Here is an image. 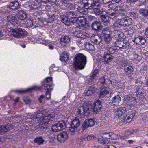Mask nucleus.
<instances>
[{
    "label": "nucleus",
    "instance_id": "obj_60",
    "mask_svg": "<svg viewBox=\"0 0 148 148\" xmlns=\"http://www.w3.org/2000/svg\"><path fill=\"white\" fill-rule=\"evenodd\" d=\"M133 132V131L132 130H128L125 132V134L126 136H129L132 134Z\"/></svg>",
    "mask_w": 148,
    "mask_h": 148
},
{
    "label": "nucleus",
    "instance_id": "obj_29",
    "mask_svg": "<svg viewBox=\"0 0 148 148\" xmlns=\"http://www.w3.org/2000/svg\"><path fill=\"white\" fill-rule=\"evenodd\" d=\"M134 42L136 44L139 45H145L146 42L145 39L142 36H140L135 38Z\"/></svg>",
    "mask_w": 148,
    "mask_h": 148
},
{
    "label": "nucleus",
    "instance_id": "obj_47",
    "mask_svg": "<svg viewBox=\"0 0 148 148\" xmlns=\"http://www.w3.org/2000/svg\"><path fill=\"white\" fill-rule=\"evenodd\" d=\"M109 53L111 55L114 54L117 50L116 47H111L108 48Z\"/></svg>",
    "mask_w": 148,
    "mask_h": 148
},
{
    "label": "nucleus",
    "instance_id": "obj_52",
    "mask_svg": "<svg viewBox=\"0 0 148 148\" xmlns=\"http://www.w3.org/2000/svg\"><path fill=\"white\" fill-rule=\"evenodd\" d=\"M35 23H34V24H33V23L32 20H29L27 22L26 26L28 28H30L32 27L33 25H35Z\"/></svg>",
    "mask_w": 148,
    "mask_h": 148
},
{
    "label": "nucleus",
    "instance_id": "obj_38",
    "mask_svg": "<svg viewBox=\"0 0 148 148\" xmlns=\"http://www.w3.org/2000/svg\"><path fill=\"white\" fill-rule=\"evenodd\" d=\"M8 20L9 22L14 23H18V20L16 16L12 15H9L7 17Z\"/></svg>",
    "mask_w": 148,
    "mask_h": 148
},
{
    "label": "nucleus",
    "instance_id": "obj_41",
    "mask_svg": "<svg viewBox=\"0 0 148 148\" xmlns=\"http://www.w3.org/2000/svg\"><path fill=\"white\" fill-rule=\"evenodd\" d=\"M84 46L85 48L87 50L94 51L95 50L94 46L90 43H86L84 44Z\"/></svg>",
    "mask_w": 148,
    "mask_h": 148
},
{
    "label": "nucleus",
    "instance_id": "obj_44",
    "mask_svg": "<svg viewBox=\"0 0 148 148\" xmlns=\"http://www.w3.org/2000/svg\"><path fill=\"white\" fill-rule=\"evenodd\" d=\"M44 141L42 136L37 137L34 140V142L39 145L43 144Z\"/></svg>",
    "mask_w": 148,
    "mask_h": 148
},
{
    "label": "nucleus",
    "instance_id": "obj_55",
    "mask_svg": "<svg viewBox=\"0 0 148 148\" xmlns=\"http://www.w3.org/2000/svg\"><path fill=\"white\" fill-rule=\"evenodd\" d=\"M84 7L83 6L82 7L80 6H79L77 5V7H76L75 9H77V10L80 13H82L84 11Z\"/></svg>",
    "mask_w": 148,
    "mask_h": 148
},
{
    "label": "nucleus",
    "instance_id": "obj_27",
    "mask_svg": "<svg viewBox=\"0 0 148 148\" xmlns=\"http://www.w3.org/2000/svg\"><path fill=\"white\" fill-rule=\"evenodd\" d=\"M114 59V56L110 53H104L103 56V62L105 64H108L111 62Z\"/></svg>",
    "mask_w": 148,
    "mask_h": 148
},
{
    "label": "nucleus",
    "instance_id": "obj_46",
    "mask_svg": "<svg viewBox=\"0 0 148 148\" xmlns=\"http://www.w3.org/2000/svg\"><path fill=\"white\" fill-rule=\"evenodd\" d=\"M66 7L69 9L74 10L75 9L76 7H77V5L74 3H71L69 2Z\"/></svg>",
    "mask_w": 148,
    "mask_h": 148
},
{
    "label": "nucleus",
    "instance_id": "obj_25",
    "mask_svg": "<svg viewBox=\"0 0 148 148\" xmlns=\"http://www.w3.org/2000/svg\"><path fill=\"white\" fill-rule=\"evenodd\" d=\"M83 106L85 116H88L91 112H93L92 105L84 104L83 105Z\"/></svg>",
    "mask_w": 148,
    "mask_h": 148
},
{
    "label": "nucleus",
    "instance_id": "obj_21",
    "mask_svg": "<svg viewBox=\"0 0 148 148\" xmlns=\"http://www.w3.org/2000/svg\"><path fill=\"white\" fill-rule=\"evenodd\" d=\"M71 39L68 36H62L60 39V45L62 47L66 46L70 42Z\"/></svg>",
    "mask_w": 148,
    "mask_h": 148
},
{
    "label": "nucleus",
    "instance_id": "obj_57",
    "mask_svg": "<svg viewBox=\"0 0 148 148\" xmlns=\"http://www.w3.org/2000/svg\"><path fill=\"white\" fill-rule=\"evenodd\" d=\"M23 100L26 104H29L31 102L30 99L29 98L27 97L23 98Z\"/></svg>",
    "mask_w": 148,
    "mask_h": 148
},
{
    "label": "nucleus",
    "instance_id": "obj_32",
    "mask_svg": "<svg viewBox=\"0 0 148 148\" xmlns=\"http://www.w3.org/2000/svg\"><path fill=\"white\" fill-rule=\"evenodd\" d=\"M69 58V55L68 53L64 51L60 55V60L62 62H64L65 63H66Z\"/></svg>",
    "mask_w": 148,
    "mask_h": 148
},
{
    "label": "nucleus",
    "instance_id": "obj_26",
    "mask_svg": "<svg viewBox=\"0 0 148 148\" xmlns=\"http://www.w3.org/2000/svg\"><path fill=\"white\" fill-rule=\"evenodd\" d=\"M135 93L136 97L140 99H142L145 95V90L142 87L136 89Z\"/></svg>",
    "mask_w": 148,
    "mask_h": 148
},
{
    "label": "nucleus",
    "instance_id": "obj_63",
    "mask_svg": "<svg viewBox=\"0 0 148 148\" xmlns=\"http://www.w3.org/2000/svg\"><path fill=\"white\" fill-rule=\"evenodd\" d=\"M76 43L79 47H80L83 45V43L82 42L81 40L79 39L77 40L76 41Z\"/></svg>",
    "mask_w": 148,
    "mask_h": 148
},
{
    "label": "nucleus",
    "instance_id": "obj_6",
    "mask_svg": "<svg viewBox=\"0 0 148 148\" xmlns=\"http://www.w3.org/2000/svg\"><path fill=\"white\" fill-rule=\"evenodd\" d=\"M82 5L84 8L87 10H92L99 7V4L96 0H82Z\"/></svg>",
    "mask_w": 148,
    "mask_h": 148
},
{
    "label": "nucleus",
    "instance_id": "obj_31",
    "mask_svg": "<svg viewBox=\"0 0 148 148\" xmlns=\"http://www.w3.org/2000/svg\"><path fill=\"white\" fill-rule=\"evenodd\" d=\"M7 8L12 10H17L20 8V6L18 1H15L10 3L9 5H7Z\"/></svg>",
    "mask_w": 148,
    "mask_h": 148
},
{
    "label": "nucleus",
    "instance_id": "obj_56",
    "mask_svg": "<svg viewBox=\"0 0 148 148\" xmlns=\"http://www.w3.org/2000/svg\"><path fill=\"white\" fill-rule=\"evenodd\" d=\"M98 142L101 143H103L104 144H106L108 143V140H102V139L101 138H99L98 139Z\"/></svg>",
    "mask_w": 148,
    "mask_h": 148
},
{
    "label": "nucleus",
    "instance_id": "obj_45",
    "mask_svg": "<svg viewBox=\"0 0 148 148\" xmlns=\"http://www.w3.org/2000/svg\"><path fill=\"white\" fill-rule=\"evenodd\" d=\"M65 16L66 18L68 19L71 18L73 16H76L73 11H69L66 12Z\"/></svg>",
    "mask_w": 148,
    "mask_h": 148
},
{
    "label": "nucleus",
    "instance_id": "obj_10",
    "mask_svg": "<svg viewBox=\"0 0 148 148\" xmlns=\"http://www.w3.org/2000/svg\"><path fill=\"white\" fill-rule=\"evenodd\" d=\"M132 24V19L128 16L123 15V17L120 19V21L116 25L117 27H119L120 26L128 27Z\"/></svg>",
    "mask_w": 148,
    "mask_h": 148
},
{
    "label": "nucleus",
    "instance_id": "obj_11",
    "mask_svg": "<svg viewBox=\"0 0 148 148\" xmlns=\"http://www.w3.org/2000/svg\"><path fill=\"white\" fill-rule=\"evenodd\" d=\"M123 102L127 105L134 106L136 104L137 101L135 97L131 95H125L123 97Z\"/></svg>",
    "mask_w": 148,
    "mask_h": 148
},
{
    "label": "nucleus",
    "instance_id": "obj_7",
    "mask_svg": "<svg viewBox=\"0 0 148 148\" xmlns=\"http://www.w3.org/2000/svg\"><path fill=\"white\" fill-rule=\"evenodd\" d=\"M100 32L104 40L106 42H109L113 36V31L111 30L110 28L106 27L103 28Z\"/></svg>",
    "mask_w": 148,
    "mask_h": 148
},
{
    "label": "nucleus",
    "instance_id": "obj_20",
    "mask_svg": "<svg viewBox=\"0 0 148 148\" xmlns=\"http://www.w3.org/2000/svg\"><path fill=\"white\" fill-rule=\"evenodd\" d=\"M68 134L66 132H61L57 135L58 140L61 143L64 142L68 138Z\"/></svg>",
    "mask_w": 148,
    "mask_h": 148
},
{
    "label": "nucleus",
    "instance_id": "obj_53",
    "mask_svg": "<svg viewBox=\"0 0 148 148\" xmlns=\"http://www.w3.org/2000/svg\"><path fill=\"white\" fill-rule=\"evenodd\" d=\"M134 59L138 61H140L141 59V56L139 55L138 54L135 53L134 55Z\"/></svg>",
    "mask_w": 148,
    "mask_h": 148
},
{
    "label": "nucleus",
    "instance_id": "obj_42",
    "mask_svg": "<svg viewBox=\"0 0 148 148\" xmlns=\"http://www.w3.org/2000/svg\"><path fill=\"white\" fill-rule=\"evenodd\" d=\"M67 19H68L67 18ZM78 18H77L76 16H73L71 18H70L68 19H67L68 21H69L70 24L69 25H67V26H69L71 25H76V23H77Z\"/></svg>",
    "mask_w": 148,
    "mask_h": 148
},
{
    "label": "nucleus",
    "instance_id": "obj_37",
    "mask_svg": "<svg viewBox=\"0 0 148 148\" xmlns=\"http://www.w3.org/2000/svg\"><path fill=\"white\" fill-rule=\"evenodd\" d=\"M92 42L95 44L97 45H100L102 42V39L101 36H97L96 37L91 38Z\"/></svg>",
    "mask_w": 148,
    "mask_h": 148
},
{
    "label": "nucleus",
    "instance_id": "obj_43",
    "mask_svg": "<svg viewBox=\"0 0 148 148\" xmlns=\"http://www.w3.org/2000/svg\"><path fill=\"white\" fill-rule=\"evenodd\" d=\"M109 10L111 12H107V14L108 17H109V18H110L112 19L114 18L116 15V12H114L112 9H109Z\"/></svg>",
    "mask_w": 148,
    "mask_h": 148
},
{
    "label": "nucleus",
    "instance_id": "obj_5",
    "mask_svg": "<svg viewBox=\"0 0 148 148\" xmlns=\"http://www.w3.org/2000/svg\"><path fill=\"white\" fill-rule=\"evenodd\" d=\"M81 119L76 117L71 123L69 130L73 134L75 131L78 133H81L84 131L82 125L81 124Z\"/></svg>",
    "mask_w": 148,
    "mask_h": 148
},
{
    "label": "nucleus",
    "instance_id": "obj_39",
    "mask_svg": "<svg viewBox=\"0 0 148 148\" xmlns=\"http://www.w3.org/2000/svg\"><path fill=\"white\" fill-rule=\"evenodd\" d=\"M113 33L114 36L117 40L121 39L123 35V33L120 30L115 31Z\"/></svg>",
    "mask_w": 148,
    "mask_h": 148
},
{
    "label": "nucleus",
    "instance_id": "obj_18",
    "mask_svg": "<svg viewBox=\"0 0 148 148\" xmlns=\"http://www.w3.org/2000/svg\"><path fill=\"white\" fill-rule=\"evenodd\" d=\"M87 22L86 18L85 17H79L78 18L76 23V27H77L82 29L86 27Z\"/></svg>",
    "mask_w": 148,
    "mask_h": 148
},
{
    "label": "nucleus",
    "instance_id": "obj_50",
    "mask_svg": "<svg viewBox=\"0 0 148 148\" xmlns=\"http://www.w3.org/2000/svg\"><path fill=\"white\" fill-rule=\"evenodd\" d=\"M88 88L90 90L91 94L93 93V95L95 94V92H96L97 90V87L94 85L89 86Z\"/></svg>",
    "mask_w": 148,
    "mask_h": 148
},
{
    "label": "nucleus",
    "instance_id": "obj_17",
    "mask_svg": "<svg viewBox=\"0 0 148 148\" xmlns=\"http://www.w3.org/2000/svg\"><path fill=\"white\" fill-rule=\"evenodd\" d=\"M95 124L94 120L91 118L85 119L84 122L82 123L84 131L88 128L93 126Z\"/></svg>",
    "mask_w": 148,
    "mask_h": 148
},
{
    "label": "nucleus",
    "instance_id": "obj_16",
    "mask_svg": "<svg viewBox=\"0 0 148 148\" xmlns=\"http://www.w3.org/2000/svg\"><path fill=\"white\" fill-rule=\"evenodd\" d=\"M122 69L124 70L126 75L130 76L134 71V69L129 63H124L122 66Z\"/></svg>",
    "mask_w": 148,
    "mask_h": 148
},
{
    "label": "nucleus",
    "instance_id": "obj_8",
    "mask_svg": "<svg viewBox=\"0 0 148 148\" xmlns=\"http://www.w3.org/2000/svg\"><path fill=\"white\" fill-rule=\"evenodd\" d=\"M58 10L56 11V20L58 21H60L62 22L66 25H69L70 24L68 19L65 15V13L63 12V10L58 8Z\"/></svg>",
    "mask_w": 148,
    "mask_h": 148
},
{
    "label": "nucleus",
    "instance_id": "obj_2",
    "mask_svg": "<svg viewBox=\"0 0 148 148\" xmlns=\"http://www.w3.org/2000/svg\"><path fill=\"white\" fill-rule=\"evenodd\" d=\"M73 66L71 68L73 71L84 69L87 62L86 57L83 54H77L74 58Z\"/></svg>",
    "mask_w": 148,
    "mask_h": 148
},
{
    "label": "nucleus",
    "instance_id": "obj_61",
    "mask_svg": "<svg viewBox=\"0 0 148 148\" xmlns=\"http://www.w3.org/2000/svg\"><path fill=\"white\" fill-rule=\"evenodd\" d=\"M52 80V77H47L44 80V82L42 84H45V82H46L47 83H49L50 82V81H51Z\"/></svg>",
    "mask_w": 148,
    "mask_h": 148
},
{
    "label": "nucleus",
    "instance_id": "obj_54",
    "mask_svg": "<svg viewBox=\"0 0 148 148\" xmlns=\"http://www.w3.org/2000/svg\"><path fill=\"white\" fill-rule=\"evenodd\" d=\"M129 14L132 17H135L137 16V13L136 12L131 11L129 12Z\"/></svg>",
    "mask_w": 148,
    "mask_h": 148
},
{
    "label": "nucleus",
    "instance_id": "obj_30",
    "mask_svg": "<svg viewBox=\"0 0 148 148\" xmlns=\"http://www.w3.org/2000/svg\"><path fill=\"white\" fill-rule=\"evenodd\" d=\"M76 114L78 117L80 119L84 118L85 116L84 110L83 105L79 106L76 111Z\"/></svg>",
    "mask_w": 148,
    "mask_h": 148
},
{
    "label": "nucleus",
    "instance_id": "obj_15",
    "mask_svg": "<svg viewBox=\"0 0 148 148\" xmlns=\"http://www.w3.org/2000/svg\"><path fill=\"white\" fill-rule=\"evenodd\" d=\"M98 70L96 69L92 71V74L90 76L89 78L88 79L87 83L90 85L93 84L96 80L98 79Z\"/></svg>",
    "mask_w": 148,
    "mask_h": 148
},
{
    "label": "nucleus",
    "instance_id": "obj_62",
    "mask_svg": "<svg viewBox=\"0 0 148 148\" xmlns=\"http://www.w3.org/2000/svg\"><path fill=\"white\" fill-rule=\"evenodd\" d=\"M69 0H62L61 5L62 4H64L66 6L69 2Z\"/></svg>",
    "mask_w": 148,
    "mask_h": 148
},
{
    "label": "nucleus",
    "instance_id": "obj_1",
    "mask_svg": "<svg viewBox=\"0 0 148 148\" xmlns=\"http://www.w3.org/2000/svg\"><path fill=\"white\" fill-rule=\"evenodd\" d=\"M127 111L125 107H121L116 109L115 111V117L120 119L123 123L126 124L130 122L132 119L135 116L136 113L132 111L124 115Z\"/></svg>",
    "mask_w": 148,
    "mask_h": 148
},
{
    "label": "nucleus",
    "instance_id": "obj_14",
    "mask_svg": "<svg viewBox=\"0 0 148 148\" xmlns=\"http://www.w3.org/2000/svg\"><path fill=\"white\" fill-rule=\"evenodd\" d=\"M28 118H31L32 120L36 121V119H40V121H41L42 124L44 125H46L49 122L51 121L50 120V117L49 116H42L40 119L39 115L38 114H36V115L31 116V117H27Z\"/></svg>",
    "mask_w": 148,
    "mask_h": 148
},
{
    "label": "nucleus",
    "instance_id": "obj_19",
    "mask_svg": "<svg viewBox=\"0 0 148 148\" xmlns=\"http://www.w3.org/2000/svg\"><path fill=\"white\" fill-rule=\"evenodd\" d=\"M55 13L51 14L49 15V18H45L43 17H39L38 19L39 21L42 22L44 24L46 22V23H52L54 21L55 16Z\"/></svg>",
    "mask_w": 148,
    "mask_h": 148
},
{
    "label": "nucleus",
    "instance_id": "obj_23",
    "mask_svg": "<svg viewBox=\"0 0 148 148\" xmlns=\"http://www.w3.org/2000/svg\"><path fill=\"white\" fill-rule=\"evenodd\" d=\"M111 93L109 90L103 88L100 90L99 98L108 97L110 96Z\"/></svg>",
    "mask_w": 148,
    "mask_h": 148
},
{
    "label": "nucleus",
    "instance_id": "obj_64",
    "mask_svg": "<svg viewBox=\"0 0 148 148\" xmlns=\"http://www.w3.org/2000/svg\"><path fill=\"white\" fill-rule=\"evenodd\" d=\"M110 134L111 135V138H110V139H116V135L115 134L112 132H110Z\"/></svg>",
    "mask_w": 148,
    "mask_h": 148
},
{
    "label": "nucleus",
    "instance_id": "obj_24",
    "mask_svg": "<svg viewBox=\"0 0 148 148\" xmlns=\"http://www.w3.org/2000/svg\"><path fill=\"white\" fill-rule=\"evenodd\" d=\"M116 46L119 47L120 49H126L129 48L130 46V43L126 42L124 41H117L116 43Z\"/></svg>",
    "mask_w": 148,
    "mask_h": 148
},
{
    "label": "nucleus",
    "instance_id": "obj_3",
    "mask_svg": "<svg viewBox=\"0 0 148 148\" xmlns=\"http://www.w3.org/2000/svg\"><path fill=\"white\" fill-rule=\"evenodd\" d=\"M52 89V84H43L40 86H34L31 88H29L27 89L24 90H17L15 91L16 93L17 94H23L27 92H30L33 90H41L42 89H45L47 90L46 93V99L48 100L50 98L51 94L49 92L51 91Z\"/></svg>",
    "mask_w": 148,
    "mask_h": 148
},
{
    "label": "nucleus",
    "instance_id": "obj_12",
    "mask_svg": "<svg viewBox=\"0 0 148 148\" xmlns=\"http://www.w3.org/2000/svg\"><path fill=\"white\" fill-rule=\"evenodd\" d=\"M101 102L99 100L95 101L92 105L93 114H98L101 110L102 105Z\"/></svg>",
    "mask_w": 148,
    "mask_h": 148
},
{
    "label": "nucleus",
    "instance_id": "obj_36",
    "mask_svg": "<svg viewBox=\"0 0 148 148\" xmlns=\"http://www.w3.org/2000/svg\"><path fill=\"white\" fill-rule=\"evenodd\" d=\"M110 82V80L108 79H105L104 78H101L99 79V82L98 83V84L99 86L101 87H105V85H106L108 82Z\"/></svg>",
    "mask_w": 148,
    "mask_h": 148
},
{
    "label": "nucleus",
    "instance_id": "obj_51",
    "mask_svg": "<svg viewBox=\"0 0 148 148\" xmlns=\"http://www.w3.org/2000/svg\"><path fill=\"white\" fill-rule=\"evenodd\" d=\"M96 137L92 135H88L86 137V139L88 141L93 140L95 139Z\"/></svg>",
    "mask_w": 148,
    "mask_h": 148
},
{
    "label": "nucleus",
    "instance_id": "obj_35",
    "mask_svg": "<svg viewBox=\"0 0 148 148\" xmlns=\"http://www.w3.org/2000/svg\"><path fill=\"white\" fill-rule=\"evenodd\" d=\"M12 128L11 124H7L6 125H2L0 126V133L6 132L9 131Z\"/></svg>",
    "mask_w": 148,
    "mask_h": 148
},
{
    "label": "nucleus",
    "instance_id": "obj_9",
    "mask_svg": "<svg viewBox=\"0 0 148 148\" xmlns=\"http://www.w3.org/2000/svg\"><path fill=\"white\" fill-rule=\"evenodd\" d=\"M11 31L14 37L17 38H20L23 36L26 35L27 32L24 29L18 27L13 28Z\"/></svg>",
    "mask_w": 148,
    "mask_h": 148
},
{
    "label": "nucleus",
    "instance_id": "obj_40",
    "mask_svg": "<svg viewBox=\"0 0 148 148\" xmlns=\"http://www.w3.org/2000/svg\"><path fill=\"white\" fill-rule=\"evenodd\" d=\"M139 12L142 16L148 17V9L142 8L139 10Z\"/></svg>",
    "mask_w": 148,
    "mask_h": 148
},
{
    "label": "nucleus",
    "instance_id": "obj_48",
    "mask_svg": "<svg viewBox=\"0 0 148 148\" xmlns=\"http://www.w3.org/2000/svg\"><path fill=\"white\" fill-rule=\"evenodd\" d=\"M101 136L103 139H110L111 138L110 132L103 133L101 134Z\"/></svg>",
    "mask_w": 148,
    "mask_h": 148
},
{
    "label": "nucleus",
    "instance_id": "obj_28",
    "mask_svg": "<svg viewBox=\"0 0 148 148\" xmlns=\"http://www.w3.org/2000/svg\"><path fill=\"white\" fill-rule=\"evenodd\" d=\"M66 127V122L63 120L59 121L56 123V132L61 131L65 129Z\"/></svg>",
    "mask_w": 148,
    "mask_h": 148
},
{
    "label": "nucleus",
    "instance_id": "obj_34",
    "mask_svg": "<svg viewBox=\"0 0 148 148\" xmlns=\"http://www.w3.org/2000/svg\"><path fill=\"white\" fill-rule=\"evenodd\" d=\"M51 130L53 133H52L49 137V141L51 143H55L56 139L55 132H56V124H55L52 126Z\"/></svg>",
    "mask_w": 148,
    "mask_h": 148
},
{
    "label": "nucleus",
    "instance_id": "obj_33",
    "mask_svg": "<svg viewBox=\"0 0 148 148\" xmlns=\"http://www.w3.org/2000/svg\"><path fill=\"white\" fill-rule=\"evenodd\" d=\"M121 101V97L119 95L115 96L112 98L110 100V102L115 105H119Z\"/></svg>",
    "mask_w": 148,
    "mask_h": 148
},
{
    "label": "nucleus",
    "instance_id": "obj_58",
    "mask_svg": "<svg viewBox=\"0 0 148 148\" xmlns=\"http://www.w3.org/2000/svg\"><path fill=\"white\" fill-rule=\"evenodd\" d=\"M90 92V90L88 88V89L86 92L85 95L87 96L93 95V93L91 94Z\"/></svg>",
    "mask_w": 148,
    "mask_h": 148
},
{
    "label": "nucleus",
    "instance_id": "obj_4",
    "mask_svg": "<svg viewBox=\"0 0 148 148\" xmlns=\"http://www.w3.org/2000/svg\"><path fill=\"white\" fill-rule=\"evenodd\" d=\"M93 12L96 15L100 16L101 19L104 25L108 26L110 25L109 17L107 14V11L106 10L99 5L93 9Z\"/></svg>",
    "mask_w": 148,
    "mask_h": 148
},
{
    "label": "nucleus",
    "instance_id": "obj_13",
    "mask_svg": "<svg viewBox=\"0 0 148 148\" xmlns=\"http://www.w3.org/2000/svg\"><path fill=\"white\" fill-rule=\"evenodd\" d=\"M91 27L92 30L96 33L101 31L103 29V26L99 21H94L92 23Z\"/></svg>",
    "mask_w": 148,
    "mask_h": 148
},
{
    "label": "nucleus",
    "instance_id": "obj_59",
    "mask_svg": "<svg viewBox=\"0 0 148 148\" xmlns=\"http://www.w3.org/2000/svg\"><path fill=\"white\" fill-rule=\"evenodd\" d=\"M62 0H56V6L59 7V9H60V6H61V3Z\"/></svg>",
    "mask_w": 148,
    "mask_h": 148
},
{
    "label": "nucleus",
    "instance_id": "obj_49",
    "mask_svg": "<svg viewBox=\"0 0 148 148\" xmlns=\"http://www.w3.org/2000/svg\"><path fill=\"white\" fill-rule=\"evenodd\" d=\"M30 3L31 4L30 5V8L32 10H36L38 8L37 3L32 1L30 2Z\"/></svg>",
    "mask_w": 148,
    "mask_h": 148
},
{
    "label": "nucleus",
    "instance_id": "obj_22",
    "mask_svg": "<svg viewBox=\"0 0 148 148\" xmlns=\"http://www.w3.org/2000/svg\"><path fill=\"white\" fill-rule=\"evenodd\" d=\"M16 16L17 18L20 20H23L27 18V14L25 11L23 10H18L16 12Z\"/></svg>",
    "mask_w": 148,
    "mask_h": 148
}]
</instances>
